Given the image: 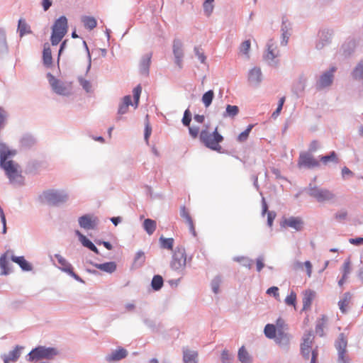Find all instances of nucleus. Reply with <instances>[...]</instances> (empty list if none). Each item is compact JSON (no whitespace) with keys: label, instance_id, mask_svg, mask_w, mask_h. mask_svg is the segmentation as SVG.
I'll return each mask as SVG.
<instances>
[{"label":"nucleus","instance_id":"nucleus-1","mask_svg":"<svg viewBox=\"0 0 363 363\" xmlns=\"http://www.w3.org/2000/svg\"><path fill=\"white\" fill-rule=\"evenodd\" d=\"M16 154V150H11L5 145H0V166L5 171L10 182L13 184H23V177L21 175L19 165L10 160Z\"/></svg>","mask_w":363,"mask_h":363},{"label":"nucleus","instance_id":"nucleus-2","mask_svg":"<svg viewBox=\"0 0 363 363\" xmlns=\"http://www.w3.org/2000/svg\"><path fill=\"white\" fill-rule=\"evenodd\" d=\"M218 127L211 132L209 127L206 125L201 130L199 135L200 141L208 148L220 151L221 146L220 143L223 140V137L218 132Z\"/></svg>","mask_w":363,"mask_h":363},{"label":"nucleus","instance_id":"nucleus-3","mask_svg":"<svg viewBox=\"0 0 363 363\" xmlns=\"http://www.w3.org/2000/svg\"><path fill=\"white\" fill-rule=\"evenodd\" d=\"M67 19L65 16H60L54 23L50 38L52 45H57L64 38L67 32Z\"/></svg>","mask_w":363,"mask_h":363},{"label":"nucleus","instance_id":"nucleus-4","mask_svg":"<svg viewBox=\"0 0 363 363\" xmlns=\"http://www.w3.org/2000/svg\"><path fill=\"white\" fill-rule=\"evenodd\" d=\"M59 354L55 347H46L45 346H38L33 349L28 354V360H40L43 359H52Z\"/></svg>","mask_w":363,"mask_h":363},{"label":"nucleus","instance_id":"nucleus-5","mask_svg":"<svg viewBox=\"0 0 363 363\" xmlns=\"http://www.w3.org/2000/svg\"><path fill=\"white\" fill-rule=\"evenodd\" d=\"M314 336L311 332H308L304 334L303 337V342L301 345V354L306 359L309 358L310 353L311 352L312 357L311 363H316L318 357V351L316 350H312V345L313 342Z\"/></svg>","mask_w":363,"mask_h":363},{"label":"nucleus","instance_id":"nucleus-6","mask_svg":"<svg viewBox=\"0 0 363 363\" xmlns=\"http://www.w3.org/2000/svg\"><path fill=\"white\" fill-rule=\"evenodd\" d=\"M308 194L315 198L318 202H324L334 199V194L326 189L320 188L316 186L308 187Z\"/></svg>","mask_w":363,"mask_h":363},{"label":"nucleus","instance_id":"nucleus-7","mask_svg":"<svg viewBox=\"0 0 363 363\" xmlns=\"http://www.w3.org/2000/svg\"><path fill=\"white\" fill-rule=\"evenodd\" d=\"M44 199L49 203L57 205L64 203L67 200V194L64 191H58L55 190H48L43 194Z\"/></svg>","mask_w":363,"mask_h":363},{"label":"nucleus","instance_id":"nucleus-8","mask_svg":"<svg viewBox=\"0 0 363 363\" xmlns=\"http://www.w3.org/2000/svg\"><path fill=\"white\" fill-rule=\"evenodd\" d=\"M186 264V255L184 248L177 247L173 254V258L171 262L172 267L175 270H178L183 269Z\"/></svg>","mask_w":363,"mask_h":363},{"label":"nucleus","instance_id":"nucleus-9","mask_svg":"<svg viewBox=\"0 0 363 363\" xmlns=\"http://www.w3.org/2000/svg\"><path fill=\"white\" fill-rule=\"evenodd\" d=\"M50 85L57 94L68 95L71 93L72 86L70 83L63 82L54 77H51L50 79Z\"/></svg>","mask_w":363,"mask_h":363},{"label":"nucleus","instance_id":"nucleus-10","mask_svg":"<svg viewBox=\"0 0 363 363\" xmlns=\"http://www.w3.org/2000/svg\"><path fill=\"white\" fill-rule=\"evenodd\" d=\"M79 224L81 228L85 230H94L98 225L97 217L90 214H86L79 218Z\"/></svg>","mask_w":363,"mask_h":363},{"label":"nucleus","instance_id":"nucleus-11","mask_svg":"<svg viewBox=\"0 0 363 363\" xmlns=\"http://www.w3.org/2000/svg\"><path fill=\"white\" fill-rule=\"evenodd\" d=\"M298 165L299 167H306L313 168L319 166V162L308 153L303 152L300 154Z\"/></svg>","mask_w":363,"mask_h":363},{"label":"nucleus","instance_id":"nucleus-12","mask_svg":"<svg viewBox=\"0 0 363 363\" xmlns=\"http://www.w3.org/2000/svg\"><path fill=\"white\" fill-rule=\"evenodd\" d=\"M12 251L7 250L0 257L1 275H8L11 272L9 267V259H11Z\"/></svg>","mask_w":363,"mask_h":363},{"label":"nucleus","instance_id":"nucleus-13","mask_svg":"<svg viewBox=\"0 0 363 363\" xmlns=\"http://www.w3.org/2000/svg\"><path fill=\"white\" fill-rule=\"evenodd\" d=\"M303 222L299 217H290L284 218L281 222L283 227H289L295 229L297 231L301 230L303 228Z\"/></svg>","mask_w":363,"mask_h":363},{"label":"nucleus","instance_id":"nucleus-14","mask_svg":"<svg viewBox=\"0 0 363 363\" xmlns=\"http://www.w3.org/2000/svg\"><path fill=\"white\" fill-rule=\"evenodd\" d=\"M55 257L57 259L58 263L61 265L60 269L62 271L68 273L75 279L79 280V276L74 272L72 265L62 256L60 255H55Z\"/></svg>","mask_w":363,"mask_h":363},{"label":"nucleus","instance_id":"nucleus-15","mask_svg":"<svg viewBox=\"0 0 363 363\" xmlns=\"http://www.w3.org/2000/svg\"><path fill=\"white\" fill-rule=\"evenodd\" d=\"M180 216L182 218L184 221L189 226V230L191 233L194 235H196L194 224L193 219L189 212V211L186 209L185 206H182L180 208Z\"/></svg>","mask_w":363,"mask_h":363},{"label":"nucleus","instance_id":"nucleus-16","mask_svg":"<svg viewBox=\"0 0 363 363\" xmlns=\"http://www.w3.org/2000/svg\"><path fill=\"white\" fill-rule=\"evenodd\" d=\"M335 67H332L330 71L324 73L320 78L318 82V86L320 88H324L330 86L333 79V73L335 72Z\"/></svg>","mask_w":363,"mask_h":363},{"label":"nucleus","instance_id":"nucleus-17","mask_svg":"<svg viewBox=\"0 0 363 363\" xmlns=\"http://www.w3.org/2000/svg\"><path fill=\"white\" fill-rule=\"evenodd\" d=\"M43 65L47 67H50L52 65L51 49L48 43H45L43 45Z\"/></svg>","mask_w":363,"mask_h":363},{"label":"nucleus","instance_id":"nucleus-18","mask_svg":"<svg viewBox=\"0 0 363 363\" xmlns=\"http://www.w3.org/2000/svg\"><path fill=\"white\" fill-rule=\"evenodd\" d=\"M128 355L126 350L119 347L116 350L113 351L111 354L106 357V360L108 362L119 361L125 358Z\"/></svg>","mask_w":363,"mask_h":363},{"label":"nucleus","instance_id":"nucleus-19","mask_svg":"<svg viewBox=\"0 0 363 363\" xmlns=\"http://www.w3.org/2000/svg\"><path fill=\"white\" fill-rule=\"evenodd\" d=\"M315 296V293L311 289H307L303 292V310H307L311 308L312 301Z\"/></svg>","mask_w":363,"mask_h":363},{"label":"nucleus","instance_id":"nucleus-20","mask_svg":"<svg viewBox=\"0 0 363 363\" xmlns=\"http://www.w3.org/2000/svg\"><path fill=\"white\" fill-rule=\"evenodd\" d=\"M183 360L184 363H197L198 352L196 351L190 350L189 349H184Z\"/></svg>","mask_w":363,"mask_h":363},{"label":"nucleus","instance_id":"nucleus-21","mask_svg":"<svg viewBox=\"0 0 363 363\" xmlns=\"http://www.w3.org/2000/svg\"><path fill=\"white\" fill-rule=\"evenodd\" d=\"M352 299V294L350 292H346L343 294L342 298L338 301V306L342 313L347 311Z\"/></svg>","mask_w":363,"mask_h":363},{"label":"nucleus","instance_id":"nucleus-22","mask_svg":"<svg viewBox=\"0 0 363 363\" xmlns=\"http://www.w3.org/2000/svg\"><path fill=\"white\" fill-rule=\"evenodd\" d=\"M249 82L252 84H258L262 80V72L259 68L255 67L250 71Z\"/></svg>","mask_w":363,"mask_h":363},{"label":"nucleus","instance_id":"nucleus-23","mask_svg":"<svg viewBox=\"0 0 363 363\" xmlns=\"http://www.w3.org/2000/svg\"><path fill=\"white\" fill-rule=\"evenodd\" d=\"M277 343L279 345H285L289 343V337L286 330L279 328L277 330L276 337L274 338Z\"/></svg>","mask_w":363,"mask_h":363},{"label":"nucleus","instance_id":"nucleus-24","mask_svg":"<svg viewBox=\"0 0 363 363\" xmlns=\"http://www.w3.org/2000/svg\"><path fill=\"white\" fill-rule=\"evenodd\" d=\"M11 260L18 264L23 271H30L32 269L31 265L26 260L24 257H16L12 254Z\"/></svg>","mask_w":363,"mask_h":363},{"label":"nucleus","instance_id":"nucleus-25","mask_svg":"<svg viewBox=\"0 0 363 363\" xmlns=\"http://www.w3.org/2000/svg\"><path fill=\"white\" fill-rule=\"evenodd\" d=\"M76 234L78 235L79 240L84 247H86L95 253L99 254L97 247L89 239H87L86 236L82 235L79 230H76Z\"/></svg>","mask_w":363,"mask_h":363},{"label":"nucleus","instance_id":"nucleus-26","mask_svg":"<svg viewBox=\"0 0 363 363\" xmlns=\"http://www.w3.org/2000/svg\"><path fill=\"white\" fill-rule=\"evenodd\" d=\"M278 55L279 50H277L276 44L272 40H270L267 44L266 57L269 60H274Z\"/></svg>","mask_w":363,"mask_h":363},{"label":"nucleus","instance_id":"nucleus-27","mask_svg":"<svg viewBox=\"0 0 363 363\" xmlns=\"http://www.w3.org/2000/svg\"><path fill=\"white\" fill-rule=\"evenodd\" d=\"M96 268L107 273H113L116 269V264L114 262H108L95 264Z\"/></svg>","mask_w":363,"mask_h":363},{"label":"nucleus","instance_id":"nucleus-28","mask_svg":"<svg viewBox=\"0 0 363 363\" xmlns=\"http://www.w3.org/2000/svg\"><path fill=\"white\" fill-rule=\"evenodd\" d=\"M130 105H133L130 96L128 95L124 96L122 103L119 105L118 113L120 115L126 113Z\"/></svg>","mask_w":363,"mask_h":363},{"label":"nucleus","instance_id":"nucleus-29","mask_svg":"<svg viewBox=\"0 0 363 363\" xmlns=\"http://www.w3.org/2000/svg\"><path fill=\"white\" fill-rule=\"evenodd\" d=\"M18 31L19 35L23 37L24 35L31 33V29L30 26L26 22L24 19H19L18 25Z\"/></svg>","mask_w":363,"mask_h":363},{"label":"nucleus","instance_id":"nucleus-30","mask_svg":"<svg viewBox=\"0 0 363 363\" xmlns=\"http://www.w3.org/2000/svg\"><path fill=\"white\" fill-rule=\"evenodd\" d=\"M327 321L328 318L325 315H323L321 318L317 320L315 333L320 337L324 335V329L326 327Z\"/></svg>","mask_w":363,"mask_h":363},{"label":"nucleus","instance_id":"nucleus-31","mask_svg":"<svg viewBox=\"0 0 363 363\" xmlns=\"http://www.w3.org/2000/svg\"><path fill=\"white\" fill-rule=\"evenodd\" d=\"M347 345V338L343 333H341L339 335L338 339L335 343V347L338 351V353L340 352H346Z\"/></svg>","mask_w":363,"mask_h":363},{"label":"nucleus","instance_id":"nucleus-32","mask_svg":"<svg viewBox=\"0 0 363 363\" xmlns=\"http://www.w3.org/2000/svg\"><path fill=\"white\" fill-rule=\"evenodd\" d=\"M143 228L148 235H152L157 228L156 221L150 218H147L143 222Z\"/></svg>","mask_w":363,"mask_h":363},{"label":"nucleus","instance_id":"nucleus-33","mask_svg":"<svg viewBox=\"0 0 363 363\" xmlns=\"http://www.w3.org/2000/svg\"><path fill=\"white\" fill-rule=\"evenodd\" d=\"M238 359L242 363H251V357L244 346H242L238 351Z\"/></svg>","mask_w":363,"mask_h":363},{"label":"nucleus","instance_id":"nucleus-34","mask_svg":"<svg viewBox=\"0 0 363 363\" xmlns=\"http://www.w3.org/2000/svg\"><path fill=\"white\" fill-rule=\"evenodd\" d=\"M20 357V350L18 347L11 351L8 355L4 357V363H10V362L16 361Z\"/></svg>","mask_w":363,"mask_h":363},{"label":"nucleus","instance_id":"nucleus-35","mask_svg":"<svg viewBox=\"0 0 363 363\" xmlns=\"http://www.w3.org/2000/svg\"><path fill=\"white\" fill-rule=\"evenodd\" d=\"M82 22L84 23V27L89 30L94 29L97 26L96 19L91 16H83Z\"/></svg>","mask_w":363,"mask_h":363},{"label":"nucleus","instance_id":"nucleus-36","mask_svg":"<svg viewBox=\"0 0 363 363\" xmlns=\"http://www.w3.org/2000/svg\"><path fill=\"white\" fill-rule=\"evenodd\" d=\"M214 98V92L213 90H209L203 94L201 101L206 108H208L212 103Z\"/></svg>","mask_w":363,"mask_h":363},{"label":"nucleus","instance_id":"nucleus-37","mask_svg":"<svg viewBox=\"0 0 363 363\" xmlns=\"http://www.w3.org/2000/svg\"><path fill=\"white\" fill-rule=\"evenodd\" d=\"M277 328L273 324H267L264 327V334L269 339H274L276 337Z\"/></svg>","mask_w":363,"mask_h":363},{"label":"nucleus","instance_id":"nucleus-38","mask_svg":"<svg viewBox=\"0 0 363 363\" xmlns=\"http://www.w3.org/2000/svg\"><path fill=\"white\" fill-rule=\"evenodd\" d=\"M151 62V55H147L145 57L143 58L140 62V69L141 72L144 74H147L149 71V67Z\"/></svg>","mask_w":363,"mask_h":363},{"label":"nucleus","instance_id":"nucleus-39","mask_svg":"<svg viewBox=\"0 0 363 363\" xmlns=\"http://www.w3.org/2000/svg\"><path fill=\"white\" fill-rule=\"evenodd\" d=\"M163 283V279L160 275H155L152 279L151 286L155 291H158L162 287Z\"/></svg>","mask_w":363,"mask_h":363},{"label":"nucleus","instance_id":"nucleus-40","mask_svg":"<svg viewBox=\"0 0 363 363\" xmlns=\"http://www.w3.org/2000/svg\"><path fill=\"white\" fill-rule=\"evenodd\" d=\"M320 160L324 164H327L330 162H333L335 163L338 162V159H337V155L334 151L331 152L329 155L321 156L320 157Z\"/></svg>","mask_w":363,"mask_h":363},{"label":"nucleus","instance_id":"nucleus-41","mask_svg":"<svg viewBox=\"0 0 363 363\" xmlns=\"http://www.w3.org/2000/svg\"><path fill=\"white\" fill-rule=\"evenodd\" d=\"M160 242L161 244V247L167 250H172L174 245V239L173 238H164L161 237L160 238Z\"/></svg>","mask_w":363,"mask_h":363},{"label":"nucleus","instance_id":"nucleus-42","mask_svg":"<svg viewBox=\"0 0 363 363\" xmlns=\"http://www.w3.org/2000/svg\"><path fill=\"white\" fill-rule=\"evenodd\" d=\"M173 51L175 58H182L183 52L182 50V43L179 40L174 42Z\"/></svg>","mask_w":363,"mask_h":363},{"label":"nucleus","instance_id":"nucleus-43","mask_svg":"<svg viewBox=\"0 0 363 363\" xmlns=\"http://www.w3.org/2000/svg\"><path fill=\"white\" fill-rule=\"evenodd\" d=\"M141 91L142 87L140 84H138L136 87L133 89V94L135 102V108H136L138 106Z\"/></svg>","mask_w":363,"mask_h":363},{"label":"nucleus","instance_id":"nucleus-44","mask_svg":"<svg viewBox=\"0 0 363 363\" xmlns=\"http://www.w3.org/2000/svg\"><path fill=\"white\" fill-rule=\"evenodd\" d=\"M285 303L288 306H296V294L294 291H291L289 295L286 297Z\"/></svg>","mask_w":363,"mask_h":363},{"label":"nucleus","instance_id":"nucleus-45","mask_svg":"<svg viewBox=\"0 0 363 363\" xmlns=\"http://www.w3.org/2000/svg\"><path fill=\"white\" fill-rule=\"evenodd\" d=\"M253 126V125H249L245 130L239 134V135L238 136V140L239 142L245 141L247 139L249 134L251 130L252 129Z\"/></svg>","mask_w":363,"mask_h":363},{"label":"nucleus","instance_id":"nucleus-46","mask_svg":"<svg viewBox=\"0 0 363 363\" xmlns=\"http://www.w3.org/2000/svg\"><path fill=\"white\" fill-rule=\"evenodd\" d=\"M226 115L230 117H234L238 115L239 112V108L237 106L228 105L226 106Z\"/></svg>","mask_w":363,"mask_h":363},{"label":"nucleus","instance_id":"nucleus-47","mask_svg":"<svg viewBox=\"0 0 363 363\" xmlns=\"http://www.w3.org/2000/svg\"><path fill=\"white\" fill-rule=\"evenodd\" d=\"M363 76V62H361L354 69L353 77L355 79H361Z\"/></svg>","mask_w":363,"mask_h":363},{"label":"nucleus","instance_id":"nucleus-48","mask_svg":"<svg viewBox=\"0 0 363 363\" xmlns=\"http://www.w3.org/2000/svg\"><path fill=\"white\" fill-rule=\"evenodd\" d=\"M188 127H189V132L191 137L194 139L197 138L199 136L200 133H201L200 128L196 126H191L190 125Z\"/></svg>","mask_w":363,"mask_h":363},{"label":"nucleus","instance_id":"nucleus-49","mask_svg":"<svg viewBox=\"0 0 363 363\" xmlns=\"http://www.w3.org/2000/svg\"><path fill=\"white\" fill-rule=\"evenodd\" d=\"M191 121V113L189 109L184 111V116L182 118V123L185 126H189Z\"/></svg>","mask_w":363,"mask_h":363},{"label":"nucleus","instance_id":"nucleus-50","mask_svg":"<svg viewBox=\"0 0 363 363\" xmlns=\"http://www.w3.org/2000/svg\"><path fill=\"white\" fill-rule=\"evenodd\" d=\"M250 41L249 40L244 41L240 48V52L244 55H247L250 48Z\"/></svg>","mask_w":363,"mask_h":363},{"label":"nucleus","instance_id":"nucleus-51","mask_svg":"<svg viewBox=\"0 0 363 363\" xmlns=\"http://www.w3.org/2000/svg\"><path fill=\"white\" fill-rule=\"evenodd\" d=\"M220 284V279L219 278L214 279L211 282V288L215 294H218L219 291Z\"/></svg>","mask_w":363,"mask_h":363},{"label":"nucleus","instance_id":"nucleus-52","mask_svg":"<svg viewBox=\"0 0 363 363\" xmlns=\"http://www.w3.org/2000/svg\"><path fill=\"white\" fill-rule=\"evenodd\" d=\"M342 271H343V275L344 278H347V275L350 272V262L349 260L345 261L342 266Z\"/></svg>","mask_w":363,"mask_h":363},{"label":"nucleus","instance_id":"nucleus-53","mask_svg":"<svg viewBox=\"0 0 363 363\" xmlns=\"http://www.w3.org/2000/svg\"><path fill=\"white\" fill-rule=\"evenodd\" d=\"M145 253L142 251H138L135 254V262H139L140 264H142L145 262Z\"/></svg>","mask_w":363,"mask_h":363},{"label":"nucleus","instance_id":"nucleus-54","mask_svg":"<svg viewBox=\"0 0 363 363\" xmlns=\"http://www.w3.org/2000/svg\"><path fill=\"white\" fill-rule=\"evenodd\" d=\"M203 9H204L205 13L208 16H209L212 13L213 10V4L207 2V1H205L204 3H203Z\"/></svg>","mask_w":363,"mask_h":363},{"label":"nucleus","instance_id":"nucleus-55","mask_svg":"<svg viewBox=\"0 0 363 363\" xmlns=\"http://www.w3.org/2000/svg\"><path fill=\"white\" fill-rule=\"evenodd\" d=\"M267 294H272L276 298H279V289L277 286H272L267 291Z\"/></svg>","mask_w":363,"mask_h":363},{"label":"nucleus","instance_id":"nucleus-56","mask_svg":"<svg viewBox=\"0 0 363 363\" xmlns=\"http://www.w3.org/2000/svg\"><path fill=\"white\" fill-rule=\"evenodd\" d=\"M79 83H80V85L87 91L89 92L91 88V84L89 83V81L84 79H82V78H80L79 79Z\"/></svg>","mask_w":363,"mask_h":363},{"label":"nucleus","instance_id":"nucleus-57","mask_svg":"<svg viewBox=\"0 0 363 363\" xmlns=\"http://www.w3.org/2000/svg\"><path fill=\"white\" fill-rule=\"evenodd\" d=\"M339 363H350V359L346 355V352H340L338 353Z\"/></svg>","mask_w":363,"mask_h":363},{"label":"nucleus","instance_id":"nucleus-58","mask_svg":"<svg viewBox=\"0 0 363 363\" xmlns=\"http://www.w3.org/2000/svg\"><path fill=\"white\" fill-rule=\"evenodd\" d=\"M221 359L223 363H230L231 357L227 350H223L221 354Z\"/></svg>","mask_w":363,"mask_h":363},{"label":"nucleus","instance_id":"nucleus-59","mask_svg":"<svg viewBox=\"0 0 363 363\" xmlns=\"http://www.w3.org/2000/svg\"><path fill=\"white\" fill-rule=\"evenodd\" d=\"M194 51L196 53V55L198 57L199 60L201 61V62L204 63L206 60V56L204 54L201 52H200V50L199 48H195Z\"/></svg>","mask_w":363,"mask_h":363},{"label":"nucleus","instance_id":"nucleus-60","mask_svg":"<svg viewBox=\"0 0 363 363\" xmlns=\"http://www.w3.org/2000/svg\"><path fill=\"white\" fill-rule=\"evenodd\" d=\"M276 328L277 329H279V328H281L282 330H286L287 328H286V325L285 324V322L283 319L281 318H279L277 320V324H276Z\"/></svg>","mask_w":363,"mask_h":363},{"label":"nucleus","instance_id":"nucleus-61","mask_svg":"<svg viewBox=\"0 0 363 363\" xmlns=\"http://www.w3.org/2000/svg\"><path fill=\"white\" fill-rule=\"evenodd\" d=\"M304 266L306 267L307 275L310 277L312 274V264L310 261H306L304 262Z\"/></svg>","mask_w":363,"mask_h":363},{"label":"nucleus","instance_id":"nucleus-62","mask_svg":"<svg viewBox=\"0 0 363 363\" xmlns=\"http://www.w3.org/2000/svg\"><path fill=\"white\" fill-rule=\"evenodd\" d=\"M330 36H331V34L329 33L328 31L327 32L322 31L320 33V35L321 40L323 41H325V42H328V40L330 38Z\"/></svg>","mask_w":363,"mask_h":363},{"label":"nucleus","instance_id":"nucleus-63","mask_svg":"<svg viewBox=\"0 0 363 363\" xmlns=\"http://www.w3.org/2000/svg\"><path fill=\"white\" fill-rule=\"evenodd\" d=\"M275 218V214L272 212H269L267 214V223L268 225L271 227L273 223V220Z\"/></svg>","mask_w":363,"mask_h":363},{"label":"nucleus","instance_id":"nucleus-64","mask_svg":"<svg viewBox=\"0 0 363 363\" xmlns=\"http://www.w3.org/2000/svg\"><path fill=\"white\" fill-rule=\"evenodd\" d=\"M42 5H43V9L45 11H47L51 6L52 1L51 0H43Z\"/></svg>","mask_w":363,"mask_h":363}]
</instances>
